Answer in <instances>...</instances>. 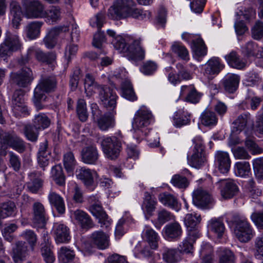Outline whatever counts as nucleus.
<instances>
[{
  "instance_id": "f257e3e1",
  "label": "nucleus",
  "mask_w": 263,
  "mask_h": 263,
  "mask_svg": "<svg viewBox=\"0 0 263 263\" xmlns=\"http://www.w3.org/2000/svg\"><path fill=\"white\" fill-rule=\"evenodd\" d=\"M107 16L114 20L128 17L143 20L148 19L151 16V13L136 8L133 0H115L108 10Z\"/></svg>"
},
{
  "instance_id": "f03ea898",
  "label": "nucleus",
  "mask_w": 263,
  "mask_h": 263,
  "mask_svg": "<svg viewBox=\"0 0 263 263\" xmlns=\"http://www.w3.org/2000/svg\"><path fill=\"white\" fill-rule=\"evenodd\" d=\"M153 120V117L151 111L144 106L141 107L136 112L132 122V128L134 137L138 141L145 139L152 146H157L159 143L156 141L151 142L152 135L147 136L149 131L147 127Z\"/></svg>"
},
{
  "instance_id": "7ed1b4c3",
  "label": "nucleus",
  "mask_w": 263,
  "mask_h": 263,
  "mask_svg": "<svg viewBox=\"0 0 263 263\" xmlns=\"http://www.w3.org/2000/svg\"><path fill=\"white\" fill-rule=\"evenodd\" d=\"M57 82L54 77H43L34 91L33 102L37 109L43 108L41 102L46 99L45 93L54 90Z\"/></svg>"
},
{
  "instance_id": "20e7f679",
  "label": "nucleus",
  "mask_w": 263,
  "mask_h": 263,
  "mask_svg": "<svg viewBox=\"0 0 263 263\" xmlns=\"http://www.w3.org/2000/svg\"><path fill=\"white\" fill-rule=\"evenodd\" d=\"M21 47V43L18 36L16 33L7 31L5 39L0 45V62L2 59L6 60Z\"/></svg>"
},
{
  "instance_id": "39448f33",
  "label": "nucleus",
  "mask_w": 263,
  "mask_h": 263,
  "mask_svg": "<svg viewBox=\"0 0 263 263\" xmlns=\"http://www.w3.org/2000/svg\"><path fill=\"white\" fill-rule=\"evenodd\" d=\"M235 226L234 233L235 237L241 242H247L254 236L252 228L243 217H238L235 220Z\"/></svg>"
},
{
  "instance_id": "423d86ee",
  "label": "nucleus",
  "mask_w": 263,
  "mask_h": 263,
  "mask_svg": "<svg viewBox=\"0 0 263 263\" xmlns=\"http://www.w3.org/2000/svg\"><path fill=\"white\" fill-rule=\"evenodd\" d=\"M0 146L2 149L5 151L8 147H12L19 153L25 149L24 141L13 133L0 131Z\"/></svg>"
},
{
  "instance_id": "0eeeda50",
  "label": "nucleus",
  "mask_w": 263,
  "mask_h": 263,
  "mask_svg": "<svg viewBox=\"0 0 263 263\" xmlns=\"http://www.w3.org/2000/svg\"><path fill=\"white\" fill-rule=\"evenodd\" d=\"M25 16L28 18H43L45 14L44 5L39 0H22Z\"/></svg>"
},
{
  "instance_id": "6e6552de",
  "label": "nucleus",
  "mask_w": 263,
  "mask_h": 263,
  "mask_svg": "<svg viewBox=\"0 0 263 263\" xmlns=\"http://www.w3.org/2000/svg\"><path fill=\"white\" fill-rule=\"evenodd\" d=\"M193 142L195 143L194 152L191 157L188 158V162L191 166L195 168H199L206 161L204 146L200 137H195Z\"/></svg>"
},
{
  "instance_id": "1a4fd4ad",
  "label": "nucleus",
  "mask_w": 263,
  "mask_h": 263,
  "mask_svg": "<svg viewBox=\"0 0 263 263\" xmlns=\"http://www.w3.org/2000/svg\"><path fill=\"white\" fill-rule=\"evenodd\" d=\"M90 200H91V205L89 208L90 212L98 219V222L101 224V227H108L110 221L107 215L104 211L101 202L94 196L91 197Z\"/></svg>"
},
{
  "instance_id": "9d476101",
  "label": "nucleus",
  "mask_w": 263,
  "mask_h": 263,
  "mask_svg": "<svg viewBox=\"0 0 263 263\" xmlns=\"http://www.w3.org/2000/svg\"><path fill=\"white\" fill-rule=\"evenodd\" d=\"M101 145L107 158L115 159L119 156L121 143L116 137L105 138L101 142Z\"/></svg>"
},
{
  "instance_id": "9b49d317",
  "label": "nucleus",
  "mask_w": 263,
  "mask_h": 263,
  "mask_svg": "<svg viewBox=\"0 0 263 263\" xmlns=\"http://www.w3.org/2000/svg\"><path fill=\"white\" fill-rule=\"evenodd\" d=\"M10 78L13 83L22 87L28 86L34 79L32 70L26 67L17 72L11 73Z\"/></svg>"
},
{
  "instance_id": "f8f14e48",
  "label": "nucleus",
  "mask_w": 263,
  "mask_h": 263,
  "mask_svg": "<svg viewBox=\"0 0 263 263\" xmlns=\"http://www.w3.org/2000/svg\"><path fill=\"white\" fill-rule=\"evenodd\" d=\"M143 39H134L127 47V55L135 61H143L145 58L146 51L142 45Z\"/></svg>"
},
{
  "instance_id": "ddd939ff",
  "label": "nucleus",
  "mask_w": 263,
  "mask_h": 263,
  "mask_svg": "<svg viewBox=\"0 0 263 263\" xmlns=\"http://www.w3.org/2000/svg\"><path fill=\"white\" fill-rule=\"evenodd\" d=\"M193 202L195 205L201 208H210L213 205V200L206 191L199 188L193 193Z\"/></svg>"
},
{
  "instance_id": "4468645a",
  "label": "nucleus",
  "mask_w": 263,
  "mask_h": 263,
  "mask_svg": "<svg viewBox=\"0 0 263 263\" xmlns=\"http://www.w3.org/2000/svg\"><path fill=\"white\" fill-rule=\"evenodd\" d=\"M99 98L103 106L109 110L115 108L117 96L110 88L104 86L99 92Z\"/></svg>"
},
{
  "instance_id": "2eb2a0df",
  "label": "nucleus",
  "mask_w": 263,
  "mask_h": 263,
  "mask_svg": "<svg viewBox=\"0 0 263 263\" xmlns=\"http://www.w3.org/2000/svg\"><path fill=\"white\" fill-rule=\"evenodd\" d=\"M76 175L78 179L83 181L87 187L91 190H93L94 179L98 176L96 172L84 167H80L77 168Z\"/></svg>"
},
{
  "instance_id": "dca6fc26",
  "label": "nucleus",
  "mask_w": 263,
  "mask_h": 263,
  "mask_svg": "<svg viewBox=\"0 0 263 263\" xmlns=\"http://www.w3.org/2000/svg\"><path fill=\"white\" fill-rule=\"evenodd\" d=\"M220 194L224 199H230L235 196L238 192V187L231 179L222 180L219 182Z\"/></svg>"
},
{
  "instance_id": "f3484780",
  "label": "nucleus",
  "mask_w": 263,
  "mask_h": 263,
  "mask_svg": "<svg viewBox=\"0 0 263 263\" xmlns=\"http://www.w3.org/2000/svg\"><path fill=\"white\" fill-rule=\"evenodd\" d=\"M218 58L213 57L210 59L204 65V75L209 79H212L215 75L218 74L223 69Z\"/></svg>"
},
{
  "instance_id": "a211bd4d",
  "label": "nucleus",
  "mask_w": 263,
  "mask_h": 263,
  "mask_svg": "<svg viewBox=\"0 0 263 263\" xmlns=\"http://www.w3.org/2000/svg\"><path fill=\"white\" fill-rule=\"evenodd\" d=\"M215 162L219 171L221 173H227L229 171L231 161L229 154L227 152H217L215 156Z\"/></svg>"
},
{
  "instance_id": "6ab92c4d",
  "label": "nucleus",
  "mask_w": 263,
  "mask_h": 263,
  "mask_svg": "<svg viewBox=\"0 0 263 263\" xmlns=\"http://www.w3.org/2000/svg\"><path fill=\"white\" fill-rule=\"evenodd\" d=\"M71 217L82 228L89 229L93 226L90 216L83 210L78 209L71 211Z\"/></svg>"
},
{
  "instance_id": "aec40b11",
  "label": "nucleus",
  "mask_w": 263,
  "mask_h": 263,
  "mask_svg": "<svg viewBox=\"0 0 263 263\" xmlns=\"http://www.w3.org/2000/svg\"><path fill=\"white\" fill-rule=\"evenodd\" d=\"M90 240L93 245L101 250L107 248L109 245V236L101 231L92 233Z\"/></svg>"
},
{
  "instance_id": "412c9836",
  "label": "nucleus",
  "mask_w": 263,
  "mask_h": 263,
  "mask_svg": "<svg viewBox=\"0 0 263 263\" xmlns=\"http://www.w3.org/2000/svg\"><path fill=\"white\" fill-rule=\"evenodd\" d=\"M142 237L149 245L152 249L158 248L159 237L158 234L149 226H145L142 233Z\"/></svg>"
},
{
  "instance_id": "4be33fe9",
  "label": "nucleus",
  "mask_w": 263,
  "mask_h": 263,
  "mask_svg": "<svg viewBox=\"0 0 263 263\" xmlns=\"http://www.w3.org/2000/svg\"><path fill=\"white\" fill-rule=\"evenodd\" d=\"M24 93L21 90H16L12 97V107L14 112L26 113L27 111V108L25 105L24 102Z\"/></svg>"
},
{
  "instance_id": "5701e85b",
  "label": "nucleus",
  "mask_w": 263,
  "mask_h": 263,
  "mask_svg": "<svg viewBox=\"0 0 263 263\" xmlns=\"http://www.w3.org/2000/svg\"><path fill=\"white\" fill-rule=\"evenodd\" d=\"M32 221L38 227H42L45 223V210L40 202H36L33 205Z\"/></svg>"
},
{
  "instance_id": "b1692460",
  "label": "nucleus",
  "mask_w": 263,
  "mask_h": 263,
  "mask_svg": "<svg viewBox=\"0 0 263 263\" xmlns=\"http://www.w3.org/2000/svg\"><path fill=\"white\" fill-rule=\"evenodd\" d=\"M13 259L15 263H21L27 255V246L25 242L18 241L12 248Z\"/></svg>"
},
{
  "instance_id": "393cba45",
  "label": "nucleus",
  "mask_w": 263,
  "mask_h": 263,
  "mask_svg": "<svg viewBox=\"0 0 263 263\" xmlns=\"http://www.w3.org/2000/svg\"><path fill=\"white\" fill-rule=\"evenodd\" d=\"M104 87L96 82L95 79L92 74L90 73L86 74L84 80V88L87 96H92L96 93V90L99 92Z\"/></svg>"
},
{
  "instance_id": "a878e982",
  "label": "nucleus",
  "mask_w": 263,
  "mask_h": 263,
  "mask_svg": "<svg viewBox=\"0 0 263 263\" xmlns=\"http://www.w3.org/2000/svg\"><path fill=\"white\" fill-rule=\"evenodd\" d=\"M55 241L58 243H66L70 240L69 230L68 227L62 223H57L54 226Z\"/></svg>"
},
{
  "instance_id": "bb28decb",
  "label": "nucleus",
  "mask_w": 263,
  "mask_h": 263,
  "mask_svg": "<svg viewBox=\"0 0 263 263\" xmlns=\"http://www.w3.org/2000/svg\"><path fill=\"white\" fill-rule=\"evenodd\" d=\"M240 77L235 74L229 73L226 76L223 84L224 89L229 93L235 92L238 86Z\"/></svg>"
},
{
  "instance_id": "cd10ccee",
  "label": "nucleus",
  "mask_w": 263,
  "mask_h": 263,
  "mask_svg": "<svg viewBox=\"0 0 263 263\" xmlns=\"http://www.w3.org/2000/svg\"><path fill=\"white\" fill-rule=\"evenodd\" d=\"M225 59L230 66L238 69H242L247 65L246 60L234 51L226 55Z\"/></svg>"
},
{
  "instance_id": "c85d7f7f",
  "label": "nucleus",
  "mask_w": 263,
  "mask_h": 263,
  "mask_svg": "<svg viewBox=\"0 0 263 263\" xmlns=\"http://www.w3.org/2000/svg\"><path fill=\"white\" fill-rule=\"evenodd\" d=\"M10 16L13 26L17 28L22 20V12L18 2L12 0L10 3Z\"/></svg>"
},
{
  "instance_id": "c756f323",
  "label": "nucleus",
  "mask_w": 263,
  "mask_h": 263,
  "mask_svg": "<svg viewBox=\"0 0 263 263\" xmlns=\"http://www.w3.org/2000/svg\"><path fill=\"white\" fill-rule=\"evenodd\" d=\"M82 161L86 164H94L99 157L97 148L93 146L85 147L81 152Z\"/></svg>"
},
{
  "instance_id": "7c9ffc66",
  "label": "nucleus",
  "mask_w": 263,
  "mask_h": 263,
  "mask_svg": "<svg viewBox=\"0 0 263 263\" xmlns=\"http://www.w3.org/2000/svg\"><path fill=\"white\" fill-rule=\"evenodd\" d=\"M253 123L251 119L250 113H244L239 115L237 118L233 122L234 129L236 132H241L244 130L247 126Z\"/></svg>"
},
{
  "instance_id": "2f4dec72",
  "label": "nucleus",
  "mask_w": 263,
  "mask_h": 263,
  "mask_svg": "<svg viewBox=\"0 0 263 263\" xmlns=\"http://www.w3.org/2000/svg\"><path fill=\"white\" fill-rule=\"evenodd\" d=\"M48 198L51 206L55 208L59 213H65V205L63 197L55 192L51 191L48 194Z\"/></svg>"
},
{
  "instance_id": "473e14b6",
  "label": "nucleus",
  "mask_w": 263,
  "mask_h": 263,
  "mask_svg": "<svg viewBox=\"0 0 263 263\" xmlns=\"http://www.w3.org/2000/svg\"><path fill=\"white\" fill-rule=\"evenodd\" d=\"M159 201L165 206H168L176 211L180 208L177 198L173 195L167 193H163L159 194L158 197Z\"/></svg>"
},
{
  "instance_id": "72a5a7b5",
  "label": "nucleus",
  "mask_w": 263,
  "mask_h": 263,
  "mask_svg": "<svg viewBox=\"0 0 263 263\" xmlns=\"http://www.w3.org/2000/svg\"><path fill=\"white\" fill-rule=\"evenodd\" d=\"M98 125L102 130H106L115 126V121L113 112L106 113L97 120Z\"/></svg>"
},
{
  "instance_id": "f704fd0d",
  "label": "nucleus",
  "mask_w": 263,
  "mask_h": 263,
  "mask_svg": "<svg viewBox=\"0 0 263 263\" xmlns=\"http://www.w3.org/2000/svg\"><path fill=\"white\" fill-rule=\"evenodd\" d=\"M164 231L165 237L171 239L179 238L182 233L181 227L178 222L171 223L166 225Z\"/></svg>"
},
{
  "instance_id": "c9c22d12",
  "label": "nucleus",
  "mask_w": 263,
  "mask_h": 263,
  "mask_svg": "<svg viewBox=\"0 0 263 263\" xmlns=\"http://www.w3.org/2000/svg\"><path fill=\"white\" fill-rule=\"evenodd\" d=\"M48 144L46 141L42 143L40 146L37 161L41 167H45L48 164L50 158V152L48 151Z\"/></svg>"
},
{
  "instance_id": "e433bc0d",
  "label": "nucleus",
  "mask_w": 263,
  "mask_h": 263,
  "mask_svg": "<svg viewBox=\"0 0 263 263\" xmlns=\"http://www.w3.org/2000/svg\"><path fill=\"white\" fill-rule=\"evenodd\" d=\"M40 173L35 172L29 175L30 181L27 183V187L32 193H37L42 186L43 180L40 178Z\"/></svg>"
},
{
  "instance_id": "4c0bfd02",
  "label": "nucleus",
  "mask_w": 263,
  "mask_h": 263,
  "mask_svg": "<svg viewBox=\"0 0 263 263\" xmlns=\"http://www.w3.org/2000/svg\"><path fill=\"white\" fill-rule=\"evenodd\" d=\"M61 17V9L59 6H51L46 11L43 18L49 23H54L58 21Z\"/></svg>"
},
{
  "instance_id": "58836bf2",
  "label": "nucleus",
  "mask_w": 263,
  "mask_h": 263,
  "mask_svg": "<svg viewBox=\"0 0 263 263\" xmlns=\"http://www.w3.org/2000/svg\"><path fill=\"white\" fill-rule=\"evenodd\" d=\"M192 48L194 55L197 58L204 57L207 53V48L203 40L200 37L192 40Z\"/></svg>"
},
{
  "instance_id": "ea45409f",
  "label": "nucleus",
  "mask_w": 263,
  "mask_h": 263,
  "mask_svg": "<svg viewBox=\"0 0 263 263\" xmlns=\"http://www.w3.org/2000/svg\"><path fill=\"white\" fill-rule=\"evenodd\" d=\"M51 124V120L44 113H40L34 116L33 124L39 130L48 128Z\"/></svg>"
},
{
  "instance_id": "a19ab883",
  "label": "nucleus",
  "mask_w": 263,
  "mask_h": 263,
  "mask_svg": "<svg viewBox=\"0 0 263 263\" xmlns=\"http://www.w3.org/2000/svg\"><path fill=\"white\" fill-rule=\"evenodd\" d=\"M43 23L39 21H34L28 24L25 28L27 36L30 39L36 38L40 33V29Z\"/></svg>"
},
{
  "instance_id": "79ce46f5",
  "label": "nucleus",
  "mask_w": 263,
  "mask_h": 263,
  "mask_svg": "<svg viewBox=\"0 0 263 263\" xmlns=\"http://www.w3.org/2000/svg\"><path fill=\"white\" fill-rule=\"evenodd\" d=\"M190 116L183 110H178L173 117L174 125L177 127L187 125L190 121Z\"/></svg>"
},
{
  "instance_id": "37998d69",
  "label": "nucleus",
  "mask_w": 263,
  "mask_h": 263,
  "mask_svg": "<svg viewBox=\"0 0 263 263\" xmlns=\"http://www.w3.org/2000/svg\"><path fill=\"white\" fill-rule=\"evenodd\" d=\"M51 176L55 183L60 186L65 184V176L61 165H56L52 167Z\"/></svg>"
},
{
  "instance_id": "c03bdc74",
  "label": "nucleus",
  "mask_w": 263,
  "mask_h": 263,
  "mask_svg": "<svg viewBox=\"0 0 263 263\" xmlns=\"http://www.w3.org/2000/svg\"><path fill=\"white\" fill-rule=\"evenodd\" d=\"M218 253L219 263H235L236 257L231 250L226 248H219Z\"/></svg>"
},
{
  "instance_id": "a18cd8bd",
  "label": "nucleus",
  "mask_w": 263,
  "mask_h": 263,
  "mask_svg": "<svg viewBox=\"0 0 263 263\" xmlns=\"http://www.w3.org/2000/svg\"><path fill=\"white\" fill-rule=\"evenodd\" d=\"M121 91L122 96L127 100L132 101L137 100V97L129 81L126 80L122 83Z\"/></svg>"
},
{
  "instance_id": "49530a36",
  "label": "nucleus",
  "mask_w": 263,
  "mask_h": 263,
  "mask_svg": "<svg viewBox=\"0 0 263 263\" xmlns=\"http://www.w3.org/2000/svg\"><path fill=\"white\" fill-rule=\"evenodd\" d=\"M180 252L175 249H166L162 256L164 261L168 263L177 262L181 259Z\"/></svg>"
},
{
  "instance_id": "de8ad7c7",
  "label": "nucleus",
  "mask_w": 263,
  "mask_h": 263,
  "mask_svg": "<svg viewBox=\"0 0 263 263\" xmlns=\"http://www.w3.org/2000/svg\"><path fill=\"white\" fill-rule=\"evenodd\" d=\"M60 29L57 28H52L44 39V43L47 48H53L57 44L56 37L59 35Z\"/></svg>"
},
{
  "instance_id": "09e8293b",
  "label": "nucleus",
  "mask_w": 263,
  "mask_h": 263,
  "mask_svg": "<svg viewBox=\"0 0 263 263\" xmlns=\"http://www.w3.org/2000/svg\"><path fill=\"white\" fill-rule=\"evenodd\" d=\"M201 123L206 126L215 125L218 121L216 114L211 111L205 110L201 115Z\"/></svg>"
},
{
  "instance_id": "8fccbe9b",
  "label": "nucleus",
  "mask_w": 263,
  "mask_h": 263,
  "mask_svg": "<svg viewBox=\"0 0 263 263\" xmlns=\"http://www.w3.org/2000/svg\"><path fill=\"white\" fill-rule=\"evenodd\" d=\"M209 229L215 233L218 237L222 236L225 230L223 222L219 219H212L209 222Z\"/></svg>"
},
{
  "instance_id": "3c124183",
  "label": "nucleus",
  "mask_w": 263,
  "mask_h": 263,
  "mask_svg": "<svg viewBox=\"0 0 263 263\" xmlns=\"http://www.w3.org/2000/svg\"><path fill=\"white\" fill-rule=\"evenodd\" d=\"M157 201L148 192H145L144 194V198L143 203V209L148 214H151L154 212L156 208Z\"/></svg>"
},
{
  "instance_id": "603ef678",
  "label": "nucleus",
  "mask_w": 263,
  "mask_h": 263,
  "mask_svg": "<svg viewBox=\"0 0 263 263\" xmlns=\"http://www.w3.org/2000/svg\"><path fill=\"white\" fill-rule=\"evenodd\" d=\"M186 90L188 94L186 97V100L192 103H197L201 97V94L192 86H183L181 88V91Z\"/></svg>"
},
{
  "instance_id": "864d4df0",
  "label": "nucleus",
  "mask_w": 263,
  "mask_h": 263,
  "mask_svg": "<svg viewBox=\"0 0 263 263\" xmlns=\"http://www.w3.org/2000/svg\"><path fill=\"white\" fill-rule=\"evenodd\" d=\"M47 242L42 247L41 252L46 263H53L55 260L54 256L51 251V245L47 239Z\"/></svg>"
},
{
  "instance_id": "5fc2aeb1",
  "label": "nucleus",
  "mask_w": 263,
  "mask_h": 263,
  "mask_svg": "<svg viewBox=\"0 0 263 263\" xmlns=\"http://www.w3.org/2000/svg\"><path fill=\"white\" fill-rule=\"evenodd\" d=\"M247 189L249 192V197L252 199H257L262 195V191L255 185L254 180L250 179L247 182Z\"/></svg>"
},
{
  "instance_id": "6e6d98bb",
  "label": "nucleus",
  "mask_w": 263,
  "mask_h": 263,
  "mask_svg": "<svg viewBox=\"0 0 263 263\" xmlns=\"http://www.w3.org/2000/svg\"><path fill=\"white\" fill-rule=\"evenodd\" d=\"M74 256L73 251L65 247H62L59 252V259L63 263H67L72 261Z\"/></svg>"
},
{
  "instance_id": "4d7b16f0",
  "label": "nucleus",
  "mask_w": 263,
  "mask_h": 263,
  "mask_svg": "<svg viewBox=\"0 0 263 263\" xmlns=\"http://www.w3.org/2000/svg\"><path fill=\"white\" fill-rule=\"evenodd\" d=\"M77 112L79 119L82 121L85 122L87 120L88 114L86 108V103L83 99L78 100L77 106Z\"/></svg>"
},
{
  "instance_id": "13d9d810",
  "label": "nucleus",
  "mask_w": 263,
  "mask_h": 263,
  "mask_svg": "<svg viewBox=\"0 0 263 263\" xmlns=\"http://www.w3.org/2000/svg\"><path fill=\"white\" fill-rule=\"evenodd\" d=\"M201 219L200 215L194 213L186 214L184 217V221L187 228L192 229L200 222Z\"/></svg>"
},
{
  "instance_id": "bf43d9fd",
  "label": "nucleus",
  "mask_w": 263,
  "mask_h": 263,
  "mask_svg": "<svg viewBox=\"0 0 263 263\" xmlns=\"http://www.w3.org/2000/svg\"><path fill=\"white\" fill-rule=\"evenodd\" d=\"M235 173L237 176L244 177L249 173L251 168L248 162H238L235 164Z\"/></svg>"
},
{
  "instance_id": "052dcab7",
  "label": "nucleus",
  "mask_w": 263,
  "mask_h": 263,
  "mask_svg": "<svg viewBox=\"0 0 263 263\" xmlns=\"http://www.w3.org/2000/svg\"><path fill=\"white\" fill-rule=\"evenodd\" d=\"M213 248L209 243L204 245L200 250V255L203 256L201 263H214L212 257Z\"/></svg>"
},
{
  "instance_id": "680f3d73",
  "label": "nucleus",
  "mask_w": 263,
  "mask_h": 263,
  "mask_svg": "<svg viewBox=\"0 0 263 263\" xmlns=\"http://www.w3.org/2000/svg\"><path fill=\"white\" fill-rule=\"evenodd\" d=\"M63 162L66 170L68 172H72L76 165V161L72 152H68L64 155Z\"/></svg>"
},
{
  "instance_id": "e2e57ef3",
  "label": "nucleus",
  "mask_w": 263,
  "mask_h": 263,
  "mask_svg": "<svg viewBox=\"0 0 263 263\" xmlns=\"http://www.w3.org/2000/svg\"><path fill=\"white\" fill-rule=\"evenodd\" d=\"M157 64L153 61H147L143 63L140 68L141 72L145 75L153 74L157 69Z\"/></svg>"
},
{
  "instance_id": "0e129e2a",
  "label": "nucleus",
  "mask_w": 263,
  "mask_h": 263,
  "mask_svg": "<svg viewBox=\"0 0 263 263\" xmlns=\"http://www.w3.org/2000/svg\"><path fill=\"white\" fill-rule=\"evenodd\" d=\"M257 49V45L252 41L248 42L241 48L242 52L248 57H256Z\"/></svg>"
},
{
  "instance_id": "69168bd1",
  "label": "nucleus",
  "mask_w": 263,
  "mask_h": 263,
  "mask_svg": "<svg viewBox=\"0 0 263 263\" xmlns=\"http://www.w3.org/2000/svg\"><path fill=\"white\" fill-rule=\"evenodd\" d=\"M17 229V226L14 223L6 225L2 230V234L5 239L9 242H12L14 239L12 233Z\"/></svg>"
},
{
  "instance_id": "338daca9",
  "label": "nucleus",
  "mask_w": 263,
  "mask_h": 263,
  "mask_svg": "<svg viewBox=\"0 0 263 263\" xmlns=\"http://www.w3.org/2000/svg\"><path fill=\"white\" fill-rule=\"evenodd\" d=\"M253 167L256 178L263 179V157L258 158L253 161Z\"/></svg>"
},
{
  "instance_id": "774afa93",
  "label": "nucleus",
  "mask_w": 263,
  "mask_h": 263,
  "mask_svg": "<svg viewBox=\"0 0 263 263\" xmlns=\"http://www.w3.org/2000/svg\"><path fill=\"white\" fill-rule=\"evenodd\" d=\"M255 256L257 259L263 258V235L256 237L254 240Z\"/></svg>"
}]
</instances>
